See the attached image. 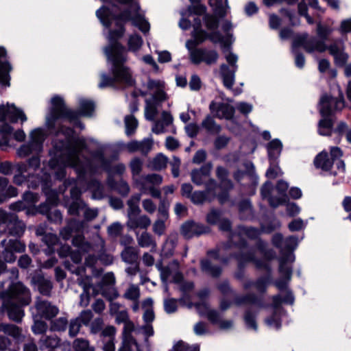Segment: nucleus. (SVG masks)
I'll return each instance as SVG.
<instances>
[{
	"label": "nucleus",
	"instance_id": "1",
	"mask_svg": "<svg viewBox=\"0 0 351 351\" xmlns=\"http://www.w3.org/2000/svg\"><path fill=\"white\" fill-rule=\"evenodd\" d=\"M146 91H141V96L150 93L151 97L145 100V117L148 121H154L152 128L153 133L160 134L166 132V128L172 125L173 118L168 111H162L161 119L155 120L158 114L162 104L169 99V95L165 91V82L160 80L148 78L145 84Z\"/></svg>",
	"mask_w": 351,
	"mask_h": 351
},
{
	"label": "nucleus",
	"instance_id": "2",
	"mask_svg": "<svg viewBox=\"0 0 351 351\" xmlns=\"http://www.w3.org/2000/svg\"><path fill=\"white\" fill-rule=\"evenodd\" d=\"M104 53L112 63L111 73L117 83L132 86L135 84L133 73L124 63L127 61V50L118 42L110 43L105 47Z\"/></svg>",
	"mask_w": 351,
	"mask_h": 351
},
{
	"label": "nucleus",
	"instance_id": "3",
	"mask_svg": "<svg viewBox=\"0 0 351 351\" xmlns=\"http://www.w3.org/2000/svg\"><path fill=\"white\" fill-rule=\"evenodd\" d=\"M96 15L100 20L101 23L106 27H110L112 24V19L117 22V25L120 27L118 30H110L109 32L108 39L110 43L112 40L121 38L125 32V29L122 23L132 21L134 25L138 27L143 32H147L149 30V23L141 16H132L131 12L125 10L120 14L118 16H112L108 8L101 7L96 12Z\"/></svg>",
	"mask_w": 351,
	"mask_h": 351
},
{
	"label": "nucleus",
	"instance_id": "4",
	"mask_svg": "<svg viewBox=\"0 0 351 351\" xmlns=\"http://www.w3.org/2000/svg\"><path fill=\"white\" fill-rule=\"evenodd\" d=\"M51 104L50 114L47 117V123L50 127H53L56 121L60 118H66L73 122L77 120L79 115L91 117L95 110L94 103L86 99L80 100L79 113L67 108L62 98L58 96L51 99Z\"/></svg>",
	"mask_w": 351,
	"mask_h": 351
},
{
	"label": "nucleus",
	"instance_id": "5",
	"mask_svg": "<svg viewBox=\"0 0 351 351\" xmlns=\"http://www.w3.org/2000/svg\"><path fill=\"white\" fill-rule=\"evenodd\" d=\"M86 147L84 141H78L75 144L66 147L60 158L61 163L64 166L74 168L79 177H83L85 174L95 172L92 167V162L86 159L82 161L80 158L82 151Z\"/></svg>",
	"mask_w": 351,
	"mask_h": 351
},
{
	"label": "nucleus",
	"instance_id": "6",
	"mask_svg": "<svg viewBox=\"0 0 351 351\" xmlns=\"http://www.w3.org/2000/svg\"><path fill=\"white\" fill-rule=\"evenodd\" d=\"M5 281H0V290L4 287ZM32 300L29 288L21 282H12L6 291H0L1 307L21 304L27 306Z\"/></svg>",
	"mask_w": 351,
	"mask_h": 351
},
{
	"label": "nucleus",
	"instance_id": "7",
	"mask_svg": "<svg viewBox=\"0 0 351 351\" xmlns=\"http://www.w3.org/2000/svg\"><path fill=\"white\" fill-rule=\"evenodd\" d=\"M302 46L306 53H324L326 51V43L324 40L315 36L309 37L307 33L297 35L292 43V50Z\"/></svg>",
	"mask_w": 351,
	"mask_h": 351
},
{
	"label": "nucleus",
	"instance_id": "8",
	"mask_svg": "<svg viewBox=\"0 0 351 351\" xmlns=\"http://www.w3.org/2000/svg\"><path fill=\"white\" fill-rule=\"evenodd\" d=\"M162 181V176L151 173L142 176L139 180H136L135 184L141 193L149 194L154 198L160 199L161 197V192L156 186L160 185Z\"/></svg>",
	"mask_w": 351,
	"mask_h": 351
},
{
	"label": "nucleus",
	"instance_id": "9",
	"mask_svg": "<svg viewBox=\"0 0 351 351\" xmlns=\"http://www.w3.org/2000/svg\"><path fill=\"white\" fill-rule=\"evenodd\" d=\"M330 157L326 150L319 152L313 160L315 168L325 172L330 171L335 161L342 157L343 152L339 147H331L330 148Z\"/></svg>",
	"mask_w": 351,
	"mask_h": 351
},
{
	"label": "nucleus",
	"instance_id": "10",
	"mask_svg": "<svg viewBox=\"0 0 351 351\" xmlns=\"http://www.w3.org/2000/svg\"><path fill=\"white\" fill-rule=\"evenodd\" d=\"M197 313L206 318L212 324L218 326L221 330H228L232 328L233 322L224 319L226 308H197Z\"/></svg>",
	"mask_w": 351,
	"mask_h": 351
},
{
	"label": "nucleus",
	"instance_id": "11",
	"mask_svg": "<svg viewBox=\"0 0 351 351\" xmlns=\"http://www.w3.org/2000/svg\"><path fill=\"white\" fill-rule=\"evenodd\" d=\"M0 245L3 248L2 258L5 263H8L16 261L15 253H21L25 250V245L18 239H4L0 242Z\"/></svg>",
	"mask_w": 351,
	"mask_h": 351
},
{
	"label": "nucleus",
	"instance_id": "12",
	"mask_svg": "<svg viewBox=\"0 0 351 351\" xmlns=\"http://www.w3.org/2000/svg\"><path fill=\"white\" fill-rule=\"evenodd\" d=\"M34 324L32 331L34 334H43L47 329V325L40 319H51L56 316L58 308H32Z\"/></svg>",
	"mask_w": 351,
	"mask_h": 351
},
{
	"label": "nucleus",
	"instance_id": "13",
	"mask_svg": "<svg viewBox=\"0 0 351 351\" xmlns=\"http://www.w3.org/2000/svg\"><path fill=\"white\" fill-rule=\"evenodd\" d=\"M226 59L232 68L225 64H222L220 66V74L222 77L223 85L227 88L231 89L234 84L235 73L237 70V62L238 58L235 54L229 53L226 56Z\"/></svg>",
	"mask_w": 351,
	"mask_h": 351
},
{
	"label": "nucleus",
	"instance_id": "14",
	"mask_svg": "<svg viewBox=\"0 0 351 351\" xmlns=\"http://www.w3.org/2000/svg\"><path fill=\"white\" fill-rule=\"evenodd\" d=\"M156 268L160 271L162 282L165 284L167 283L170 278L175 283H180L183 280V275L180 270V263L177 260H173L166 266L157 264Z\"/></svg>",
	"mask_w": 351,
	"mask_h": 351
},
{
	"label": "nucleus",
	"instance_id": "15",
	"mask_svg": "<svg viewBox=\"0 0 351 351\" xmlns=\"http://www.w3.org/2000/svg\"><path fill=\"white\" fill-rule=\"evenodd\" d=\"M0 222L5 225V229L12 236L21 237L25 229L23 223L18 219L15 214L8 213L2 209H0Z\"/></svg>",
	"mask_w": 351,
	"mask_h": 351
},
{
	"label": "nucleus",
	"instance_id": "16",
	"mask_svg": "<svg viewBox=\"0 0 351 351\" xmlns=\"http://www.w3.org/2000/svg\"><path fill=\"white\" fill-rule=\"evenodd\" d=\"M343 108L344 99L342 95L339 98L324 95L319 101V112L322 117H328L336 111L341 110Z\"/></svg>",
	"mask_w": 351,
	"mask_h": 351
},
{
	"label": "nucleus",
	"instance_id": "17",
	"mask_svg": "<svg viewBox=\"0 0 351 351\" xmlns=\"http://www.w3.org/2000/svg\"><path fill=\"white\" fill-rule=\"evenodd\" d=\"M326 50L333 57L334 62L337 66H343L348 61V54L346 52V46L341 39H333L326 45Z\"/></svg>",
	"mask_w": 351,
	"mask_h": 351
},
{
	"label": "nucleus",
	"instance_id": "18",
	"mask_svg": "<svg viewBox=\"0 0 351 351\" xmlns=\"http://www.w3.org/2000/svg\"><path fill=\"white\" fill-rule=\"evenodd\" d=\"M132 332L137 335L138 328H136L134 324L128 320L124 323L122 346L119 351H141L138 344L131 335Z\"/></svg>",
	"mask_w": 351,
	"mask_h": 351
},
{
	"label": "nucleus",
	"instance_id": "19",
	"mask_svg": "<svg viewBox=\"0 0 351 351\" xmlns=\"http://www.w3.org/2000/svg\"><path fill=\"white\" fill-rule=\"evenodd\" d=\"M219 54L215 50L206 49H195L190 51L191 61L195 64L205 62L207 65L216 64Z\"/></svg>",
	"mask_w": 351,
	"mask_h": 351
},
{
	"label": "nucleus",
	"instance_id": "20",
	"mask_svg": "<svg viewBox=\"0 0 351 351\" xmlns=\"http://www.w3.org/2000/svg\"><path fill=\"white\" fill-rule=\"evenodd\" d=\"M209 232V228L193 221H187L181 226V234L187 239Z\"/></svg>",
	"mask_w": 351,
	"mask_h": 351
},
{
	"label": "nucleus",
	"instance_id": "21",
	"mask_svg": "<svg viewBox=\"0 0 351 351\" xmlns=\"http://www.w3.org/2000/svg\"><path fill=\"white\" fill-rule=\"evenodd\" d=\"M5 119L11 122H17L19 119L21 121H25L27 117L21 110L16 108L14 105H1L0 106V121H3Z\"/></svg>",
	"mask_w": 351,
	"mask_h": 351
},
{
	"label": "nucleus",
	"instance_id": "22",
	"mask_svg": "<svg viewBox=\"0 0 351 351\" xmlns=\"http://www.w3.org/2000/svg\"><path fill=\"white\" fill-rule=\"evenodd\" d=\"M209 109L213 115L219 119H231L234 114V108L228 104L211 101Z\"/></svg>",
	"mask_w": 351,
	"mask_h": 351
},
{
	"label": "nucleus",
	"instance_id": "23",
	"mask_svg": "<svg viewBox=\"0 0 351 351\" xmlns=\"http://www.w3.org/2000/svg\"><path fill=\"white\" fill-rule=\"evenodd\" d=\"M268 310L267 317L265 319V325L274 330H278L281 326V323L285 317L284 308H266Z\"/></svg>",
	"mask_w": 351,
	"mask_h": 351
},
{
	"label": "nucleus",
	"instance_id": "24",
	"mask_svg": "<svg viewBox=\"0 0 351 351\" xmlns=\"http://www.w3.org/2000/svg\"><path fill=\"white\" fill-rule=\"evenodd\" d=\"M154 141L152 138H146L141 141L133 140L125 145V149L130 153L140 152L143 155H147L153 147Z\"/></svg>",
	"mask_w": 351,
	"mask_h": 351
},
{
	"label": "nucleus",
	"instance_id": "25",
	"mask_svg": "<svg viewBox=\"0 0 351 351\" xmlns=\"http://www.w3.org/2000/svg\"><path fill=\"white\" fill-rule=\"evenodd\" d=\"M213 164L208 162L199 169H193L191 172V181L196 185L200 186L210 176Z\"/></svg>",
	"mask_w": 351,
	"mask_h": 351
},
{
	"label": "nucleus",
	"instance_id": "26",
	"mask_svg": "<svg viewBox=\"0 0 351 351\" xmlns=\"http://www.w3.org/2000/svg\"><path fill=\"white\" fill-rule=\"evenodd\" d=\"M6 50L3 47H0V84L2 86H10V72L12 67L6 60Z\"/></svg>",
	"mask_w": 351,
	"mask_h": 351
},
{
	"label": "nucleus",
	"instance_id": "27",
	"mask_svg": "<svg viewBox=\"0 0 351 351\" xmlns=\"http://www.w3.org/2000/svg\"><path fill=\"white\" fill-rule=\"evenodd\" d=\"M93 158L99 162L101 166L111 174L122 175L125 173L126 167L123 163H117L112 168L109 167V162L101 152H97L93 154Z\"/></svg>",
	"mask_w": 351,
	"mask_h": 351
},
{
	"label": "nucleus",
	"instance_id": "28",
	"mask_svg": "<svg viewBox=\"0 0 351 351\" xmlns=\"http://www.w3.org/2000/svg\"><path fill=\"white\" fill-rule=\"evenodd\" d=\"M32 135L35 136L29 143L23 145L18 149V154L21 157H26L33 152L35 147L40 148V141L42 140V132L40 130H35L32 132Z\"/></svg>",
	"mask_w": 351,
	"mask_h": 351
},
{
	"label": "nucleus",
	"instance_id": "29",
	"mask_svg": "<svg viewBox=\"0 0 351 351\" xmlns=\"http://www.w3.org/2000/svg\"><path fill=\"white\" fill-rule=\"evenodd\" d=\"M206 191H197L193 193L190 197L191 201L195 204H202L208 199V194L210 191L214 190L217 186L216 181L213 179H208V181L205 183Z\"/></svg>",
	"mask_w": 351,
	"mask_h": 351
},
{
	"label": "nucleus",
	"instance_id": "30",
	"mask_svg": "<svg viewBox=\"0 0 351 351\" xmlns=\"http://www.w3.org/2000/svg\"><path fill=\"white\" fill-rule=\"evenodd\" d=\"M150 218L145 215L134 216L128 219L126 225L128 228L131 230H135L136 228L147 230V228L151 225Z\"/></svg>",
	"mask_w": 351,
	"mask_h": 351
},
{
	"label": "nucleus",
	"instance_id": "31",
	"mask_svg": "<svg viewBox=\"0 0 351 351\" xmlns=\"http://www.w3.org/2000/svg\"><path fill=\"white\" fill-rule=\"evenodd\" d=\"M90 304L92 307H104L105 305L103 299L98 295H90L88 291H84L80 295V305L86 307Z\"/></svg>",
	"mask_w": 351,
	"mask_h": 351
},
{
	"label": "nucleus",
	"instance_id": "32",
	"mask_svg": "<svg viewBox=\"0 0 351 351\" xmlns=\"http://www.w3.org/2000/svg\"><path fill=\"white\" fill-rule=\"evenodd\" d=\"M136 241L141 247H150L152 252H156L157 243L153 236L147 231L143 232L141 234H137Z\"/></svg>",
	"mask_w": 351,
	"mask_h": 351
},
{
	"label": "nucleus",
	"instance_id": "33",
	"mask_svg": "<svg viewBox=\"0 0 351 351\" xmlns=\"http://www.w3.org/2000/svg\"><path fill=\"white\" fill-rule=\"evenodd\" d=\"M272 184L271 182H266L261 188V195L263 198H268L269 204L273 208H276L285 202V198L271 197Z\"/></svg>",
	"mask_w": 351,
	"mask_h": 351
},
{
	"label": "nucleus",
	"instance_id": "34",
	"mask_svg": "<svg viewBox=\"0 0 351 351\" xmlns=\"http://www.w3.org/2000/svg\"><path fill=\"white\" fill-rule=\"evenodd\" d=\"M258 311L257 308H247L243 315V320L245 325L248 330L256 332L258 330V324L256 317Z\"/></svg>",
	"mask_w": 351,
	"mask_h": 351
},
{
	"label": "nucleus",
	"instance_id": "35",
	"mask_svg": "<svg viewBox=\"0 0 351 351\" xmlns=\"http://www.w3.org/2000/svg\"><path fill=\"white\" fill-rule=\"evenodd\" d=\"M209 4L215 14L219 18L226 16L228 10V0H209Z\"/></svg>",
	"mask_w": 351,
	"mask_h": 351
},
{
	"label": "nucleus",
	"instance_id": "36",
	"mask_svg": "<svg viewBox=\"0 0 351 351\" xmlns=\"http://www.w3.org/2000/svg\"><path fill=\"white\" fill-rule=\"evenodd\" d=\"M168 161V158L160 153L149 161L147 166L153 171H161L167 167Z\"/></svg>",
	"mask_w": 351,
	"mask_h": 351
},
{
	"label": "nucleus",
	"instance_id": "37",
	"mask_svg": "<svg viewBox=\"0 0 351 351\" xmlns=\"http://www.w3.org/2000/svg\"><path fill=\"white\" fill-rule=\"evenodd\" d=\"M141 198V194H135L132 195L127 202L128 206V218H130L134 216H137L141 213V208L139 207V202Z\"/></svg>",
	"mask_w": 351,
	"mask_h": 351
},
{
	"label": "nucleus",
	"instance_id": "38",
	"mask_svg": "<svg viewBox=\"0 0 351 351\" xmlns=\"http://www.w3.org/2000/svg\"><path fill=\"white\" fill-rule=\"evenodd\" d=\"M195 40H188L186 43V48L191 51L193 47L203 43L208 38V34L203 29H195L193 33Z\"/></svg>",
	"mask_w": 351,
	"mask_h": 351
},
{
	"label": "nucleus",
	"instance_id": "39",
	"mask_svg": "<svg viewBox=\"0 0 351 351\" xmlns=\"http://www.w3.org/2000/svg\"><path fill=\"white\" fill-rule=\"evenodd\" d=\"M121 256L123 261L128 264H133L138 259V252L135 247L128 246L122 251Z\"/></svg>",
	"mask_w": 351,
	"mask_h": 351
},
{
	"label": "nucleus",
	"instance_id": "40",
	"mask_svg": "<svg viewBox=\"0 0 351 351\" xmlns=\"http://www.w3.org/2000/svg\"><path fill=\"white\" fill-rule=\"evenodd\" d=\"M333 122L328 117H324L318 123V133L322 136H330L333 132Z\"/></svg>",
	"mask_w": 351,
	"mask_h": 351
},
{
	"label": "nucleus",
	"instance_id": "41",
	"mask_svg": "<svg viewBox=\"0 0 351 351\" xmlns=\"http://www.w3.org/2000/svg\"><path fill=\"white\" fill-rule=\"evenodd\" d=\"M201 269L204 272L213 278L219 277L222 271L220 267L212 265L210 261L207 259L201 261Z\"/></svg>",
	"mask_w": 351,
	"mask_h": 351
},
{
	"label": "nucleus",
	"instance_id": "42",
	"mask_svg": "<svg viewBox=\"0 0 351 351\" xmlns=\"http://www.w3.org/2000/svg\"><path fill=\"white\" fill-rule=\"evenodd\" d=\"M201 125L208 132L213 134L219 133L221 130V127L210 115L206 117Z\"/></svg>",
	"mask_w": 351,
	"mask_h": 351
},
{
	"label": "nucleus",
	"instance_id": "43",
	"mask_svg": "<svg viewBox=\"0 0 351 351\" xmlns=\"http://www.w3.org/2000/svg\"><path fill=\"white\" fill-rule=\"evenodd\" d=\"M140 289L137 285H130L123 293V297L134 303L135 306L138 307V302L140 298Z\"/></svg>",
	"mask_w": 351,
	"mask_h": 351
},
{
	"label": "nucleus",
	"instance_id": "44",
	"mask_svg": "<svg viewBox=\"0 0 351 351\" xmlns=\"http://www.w3.org/2000/svg\"><path fill=\"white\" fill-rule=\"evenodd\" d=\"M269 157L275 159L278 158L282 149V144L278 139H274L267 145Z\"/></svg>",
	"mask_w": 351,
	"mask_h": 351
},
{
	"label": "nucleus",
	"instance_id": "45",
	"mask_svg": "<svg viewBox=\"0 0 351 351\" xmlns=\"http://www.w3.org/2000/svg\"><path fill=\"white\" fill-rule=\"evenodd\" d=\"M178 243V239L176 236L169 237L162 246V253L167 256H171L174 254L175 248Z\"/></svg>",
	"mask_w": 351,
	"mask_h": 351
},
{
	"label": "nucleus",
	"instance_id": "46",
	"mask_svg": "<svg viewBox=\"0 0 351 351\" xmlns=\"http://www.w3.org/2000/svg\"><path fill=\"white\" fill-rule=\"evenodd\" d=\"M85 269L84 267L78 268L76 269V274L80 276V277L77 279V282L79 285H80L84 291H88L89 288L93 287L92 284V278L89 276H83V273H84Z\"/></svg>",
	"mask_w": 351,
	"mask_h": 351
},
{
	"label": "nucleus",
	"instance_id": "47",
	"mask_svg": "<svg viewBox=\"0 0 351 351\" xmlns=\"http://www.w3.org/2000/svg\"><path fill=\"white\" fill-rule=\"evenodd\" d=\"M0 331H3L5 333L13 337L17 341L21 340V331L19 327L14 325H8V324H0Z\"/></svg>",
	"mask_w": 351,
	"mask_h": 351
},
{
	"label": "nucleus",
	"instance_id": "48",
	"mask_svg": "<svg viewBox=\"0 0 351 351\" xmlns=\"http://www.w3.org/2000/svg\"><path fill=\"white\" fill-rule=\"evenodd\" d=\"M125 126V134L128 136H131L134 134L138 123L137 119L134 115H127L124 119Z\"/></svg>",
	"mask_w": 351,
	"mask_h": 351
},
{
	"label": "nucleus",
	"instance_id": "49",
	"mask_svg": "<svg viewBox=\"0 0 351 351\" xmlns=\"http://www.w3.org/2000/svg\"><path fill=\"white\" fill-rule=\"evenodd\" d=\"M333 28L324 25L321 22L317 23L316 33L317 36L325 41L328 39L330 34L333 32Z\"/></svg>",
	"mask_w": 351,
	"mask_h": 351
},
{
	"label": "nucleus",
	"instance_id": "50",
	"mask_svg": "<svg viewBox=\"0 0 351 351\" xmlns=\"http://www.w3.org/2000/svg\"><path fill=\"white\" fill-rule=\"evenodd\" d=\"M41 348H55L59 346L60 340L56 335L43 336L40 340Z\"/></svg>",
	"mask_w": 351,
	"mask_h": 351
},
{
	"label": "nucleus",
	"instance_id": "51",
	"mask_svg": "<svg viewBox=\"0 0 351 351\" xmlns=\"http://www.w3.org/2000/svg\"><path fill=\"white\" fill-rule=\"evenodd\" d=\"M73 348L75 351H95V348L90 346L88 340L77 338L73 343Z\"/></svg>",
	"mask_w": 351,
	"mask_h": 351
},
{
	"label": "nucleus",
	"instance_id": "52",
	"mask_svg": "<svg viewBox=\"0 0 351 351\" xmlns=\"http://www.w3.org/2000/svg\"><path fill=\"white\" fill-rule=\"evenodd\" d=\"M37 285L40 293L45 295H49L50 294L53 286L49 280L40 277L37 280Z\"/></svg>",
	"mask_w": 351,
	"mask_h": 351
},
{
	"label": "nucleus",
	"instance_id": "53",
	"mask_svg": "<svg viewBox=\"0 0 351 351\" xmlns=\"http://www.w3.org/2000/svg\"><path fill=\"white\" fill-rule=\"evenodd\" d=\"M205 26L208 30L217 29L219 27V20L213 14H205L203 18Z\"/></svg>",
	"mask_w": 351,
	"mask_h": 351
},
{
	"label": "nucleus",
	"instance_id": "54",
	"mask_svg": "<svg viewBox=\"0 0 351 351\" xmlns=\"http://www.w3.org/2000/svg\"><path fill=\"white\" fill-rule=\"evenodd\" d=\"M274 301L277 304H286L291 306L294 303V297L292 293L289 291H287L286 295L282 298L280 295L274 296Z\"/></svg>",
	"mask_w": 351,
	"mask_h": 351
},
{
	"label": "nucleus",
	"instance_id": "55",
	"mask_svg": "<svg viewBox=\"0 0 351 351\" xmlns=\"http://www.w3.org/2000/svg\"><path fill=\"white\" fill-rule=\"evenodd\" d=\"M118 308H110V314L114 317L116 323L124 324L129 320L126 311H117Z\"/></svg>",
	"mask_w": 351,
	"mask_h": 351
},
{
	"label": "nucleus",
	"instance_id": "56",
	"mask_svg": "<svg viewBox=\"0 0 351 351\" xmlns=\"http://www.w3.org/2000/svg\"><path fill=\"white\" fill-rule=\"evenodd\" d=\"M143 45L142 38L136 34L131 35L128 40V48L130 51H138Z\"/></svg>",
	"mask_w": 351,
	"mask_h": 351
},
{
	"label": "nucleus",
	"instance_id": "57",
	"mask_svg": "<svg viewBox=\"0 0 351 351\" xmlns=\"http://www.w3.org/2000/svg\"><path fill=\"white\" fill-rule=\"evenodd\" d=\"M143 335L145 337V343L146 346L149 347L148 337L154 335V329L152 325L145 324L143 326L138 328L137 335Z\"/></svg>",
	"mask_w": 351,
	"mask_h": 351
},
{
	"label": "nucleus",
	"instance_id": "58",
	"mask_svg": "<svg viewBox=\"0 0 351 351\" xmlns=\"http://www.w3.org/2000/svg\"><path fill=\"white\" fill-rule=\"evenodd\" d=\"M166 219L158 218L153 223L152 230L158 236H162L166 230Z\"/></svg>",
	"mask_w": 351,
	"mask_h": 351
},
{
	"label": "nucleus",
	"instance_id": "59",
	"mask_svg": "<svg viewBox=\"0 0 351 351\" xmlns=\"http://www.w3.org/2000/svg\"><path fill=\"white\" fill-rule=\"evenodd\" d=\"M130 167L133 176H136L140 174L143 169V162L138 158H133L130 163Z\"/></svg>",
	"mask_w": 351,
	"mask_h": 351
},
{
	"label": "nucleus",
	"instance_id": "60",
	"mask_svg": "<svg viewBox=\"0 0 351 351\" xmlns=\"http://www.w3.org/2000/svg\"><path fill=\"white\" fill-rule=\"evenodd\" d=\"M7 314L9 318L14 322H19L21 321L24 316L22 308H6Z\"/></svg>",
	"mask_w": 351,
	"mask_h": 351
},
{
	"label": "nucleus",
	"instance_id": "61",
	"mask_svg": "<svg viewBox=\"0 0 351 351\" xmlns=\"http://www.w3.org/2000/svg\"><path fill=\"white\" fill-rule=\"evenodd\" d=\"M194 333L197 336L206 335L210 333L207 324L199 322L194 325Z\"/></svg>",
	"mask_w": 351,
	"mask_h": 351
},
{
	"label": "nucleus",
	"instance_id": "62",
	"mask_svg": "<svg viewBox=\"0 0 351 351\" xmlns=\"http://www.w3.org/2000/svg\"><path fill=\"white\" fill-rule=\"evenodd\" d=\"M101 79L99 87L101 88L107 86H113L116 83H117L114 75L110 77L106 73L101 74Z\"/></svg>",
	"mask_w": 351,
	"mask_h": 351
},
{
	"label": "nucleus",
	"instance_id": "63",
	"mask_svg": "<svg viewBox=\"0 0 351 351\" xmlns=\"http://www.w3.org/2000/svg\"><path fill=\"white\" fill-rule=\"evenodd\" d=\"M42 240L49 248L53 247L59 241L58 236L53 233L45 234Z\"/></svg>",
	"mask_w": 351,
	"mask_h": 351
},
{
	"label": "nucleus",
	"instance_id": "64",
	"mask_svg": "<svg viewBox=\"0 0 351 351\" xmlns=\"http://www.w3.org/2000/svg\"><path fill=\"white\" fill-rule=\"evenodd\" d=\"M123 231V226L119 222L112 223L108 228V233L110 237H117L119 236Z\"/></svg>",
	"mask_w": 351,
	"mask_h": 351
}]
</instances>
